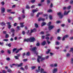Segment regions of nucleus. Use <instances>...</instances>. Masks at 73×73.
Segmentation results:
<instances>
[{
    "mask_svg": "<svg viewBox=\"0 0 73 73\" xmlns=\"http://www.w3.org/2000/svg\"><path fill=\"white\" fill-rule=\"evenodd\" d=\"M35 41H36V39L35 37H30L29 38L25 39L23 41L24 42H25V41H26L28 42L29 41H30V42H34Z\"/></svg>",
    "mask_w": 73,
    "mask_h": 73,
    "instance_id": "nucleus-1",
    "label": "nucleus"
},
{
    "mask_svg": "<svg viewBox=\"0 0 73 73\" xmlns=\"http://www.w3.org/2000/svg\"><path fill=\"white\" fill-rule=\"evenodd\" d=\"M57 15L59 16V17H60L61 19H62L63 15H62V13H61V12H59V13H57Z\"/></svg>",
    "mask_w": 73,
    "mask_h": 73,
    "instance_id": "nucleus-2",
    "label": "nucleus"
},
{
    "mask_svg": "<svg viewBox=\"0 0 73 73\" xmlns=\"http://www.w3.org/2000/svg\"><path fill=\"white\" fill-rule=\"evenodd\" d=\"M30 50L31 51H33L34 53H36V50H37V48L36 47H34L32 48H30Z\"/></svg>",
    "mask_w": 73,
    "mask_h": 73,
    "instance_id": "nucleus-3",
    "label": "nucleus"
},
{
    "mask_svg": "<svg viewBox=\"0 0 73 73\" xmlns=\"http://www.w3.org/2000/svg\"><path fill=\"white\" fill-rule=\"evenodd\" d=\"M37 31V30L36 29V28H34L33 30L32 29H31V33H33V32H36Z\"/></svg>",
    "mask_w": 73,
    "mask_h": 73,
    "instance_id": "nucleus-4",
    "label": "nucleus"
},
{
    "mask_svg": "<svg viewBox=\"0 0 73 73\" xmlns=\"http://www.w3.org/2000/svg\"><path fill=\"white\" fill-rule=\"evenodd\" d=\"M11 23L10 22H8L7 23V25H8V28L9 29H10L12 27V25H11Z\"/></svg>",
    "mask_w": 73,
    "mask_h": 73,
    "instance_id": "nucleus-5",
    "label": "nucleus"
},
{
    "mask_svg": "<svg viewBox=\"0 0 73 73\" xmlns=\"http://www.w3.org/2000/svg\"><path fill=\"white\" fill-rule=\"evenodd\" d=\"M38 58H37V62H38V63H40V58H41V56H38Z\"/></svg>",
    "mask_w": 73,
    "mask_h": 73,
    "instance_id": "nucleus-6",
    "label": "nucleus"
},
{
    "mask_svg": "<svg viewBox=\"0 0 73 73\" xmlns=\"http://www.w3.org/2000/svg\"><path fill=\"white\" fill-rule=\"evenodd\" d=\"M54 27V26L53 25L50 26L48 27V29H49V31H50L51 29H52Z\"/></svg>",
    "mask_w": 73,
    "mask_h": 73,
    "instance_id": "nucleus-7",
    "label": "nucleus"
},
{
    "mask_svg": "<svg viewBox=\"0 0 73 73\" xmlns=\"http://www.w3.org/2000/svg\"><path fill=\"white\" fill-rule=\"evenodd\" d=\"M38 21H45V19L42 18H40L38 19Z\"/></svg>",
    "mask_w": 73,
    "mask_h": 73,
    "instance_id": "nucleus-8",
    "label": "nucleus"
},
{
    "mask_svg": "<svg viewBox=\"0 0 73 73\" xmlns=\"http://www.w3.org/2000/svg\"><path fill=\"white\" fill-rule=\"evenodd\" d=\"M5 8L3 7L1 9V13H4L5 12Z\"/></svg>",
    "mask_w": 73,
    "mask_h": 73,
    "instance_id": "nucleus-9",
    "label": "nucleus"
},
{
    "mask_svg": "<svg viewBox=\"0 0 73 73\" xmlns=\"http://www.w3.org/2000/svg\"><path fill=\"white\" fill-rule=\"evenodd\" d=\"M23 63H21L20 64H16V66H17L18 67H21V66H23Z\"/></svg>",
    "mask_w": 73,
    "mask_h": 73,
    "instance_id": "nucleus-10",
    "label": "nucleus"
},
{
    "mask_svg": "<svg viewBox=\"0 0 73 73\" xmlns=\"http://www.w3.org/2000/svg\"><path fill=\"white\" fill-rule=\"evenodd\" d=\"M69 12H70V11H68L67 13H66V11H65L64 14V15L65 16V15H67Z\"/></svg>",
    "mask_w": 73,
    "mask_h": 73,
    "instance_id": "nucleus-11",
    "label": "nucleus"
},
{
    "mask_svg": "<svg viewBox=\"0 0 73 73\" xmlns=\"http://www.w3.org/2000/svg\"><path fill=\"white\" fill-rule=\"evenodd\" d=\"M38 70H36L35 71L36 72H40V66H38Z\"/></svg>",
    "mask_w": 73,
    "mask_h": 73,
    "instance_id": "nucleus-12",
    "label": "nucleus"
},
{
    "mask_svg": "<svg viewBox=\"0 0 73 73\" xmlns=\"http://www.w3.org/2000/svg\"><path fill=\"white\" fill-rule=\"evenodd\" d=\"M57 71V68H54L52 71L53 73H55Z\"/></svg>",
    "mask_w": 73,
    "mask_h": 73,
    "instance_id": "nucleus-13",
    "label": "nucleus"
},
{
    "mask_svg": "<svg viewBox=\"0 0 73 73\" xmlns=\"http://www.w3.org/2000/svg\"><path fill=\"white\" fill-rule=\"evenodd\" d=\"M24 24V23H20V25H21V28H23L24 27V25H23Z\"/></svg>",
    "mask_w": 73,
    "mask_h": 73,
    "instance_id": "nucleus-14",
    "label": "nucleus"
},
{
    "mask_svg": "<svg viewBox=\"0 0 73 73\" xmlns=\"http://www.w3.org/2000/svg\"><path fill=\"white\" fill-rule=\"evenodd\" d=\"M38 11V10L35 9V10H33L32 11V12L33 13H34L35 12H37V11Z\"/></svg>",
    "mask_w": 73,
    "mask_h": 73,
    "instance_id": "nucleus-15",
    "label": "nucleus"
},
{
    "mask_svg": "<svg viewBox=\"0 0 73 73\" xmlns=\"http://www.w3.org/2000/svg\"><path fill=\"white\" fill-rule=\"evenodd\" d=\"M46 44V41H44L42 43L41 45H45Z\"/></svg>",
    "mask_w": 73,
    "mask_h": 73,
    "instance_id": "nucleus-16",
    "label": "nucleus"
},
{
    "mask_svg": "<svg viewBox=\"0 0 73 73\" xmlns=\"http://www.w3.org/2000/svg\"><path fill=\"white\" fill-rule=\"evenodd\" d=\"M42 12H41V13H38L36 15V17H38L39 16V15H40V14H42Z\"/></svg>",
    "mask_w": 73,
    "mask_h": 73,
    "instance_id": "nucleus-17",
    "label": "nucleus"
},
{
    "mask_svg": "<svg viewBox=\"0 0 73 73\" xmlns=\"http://www.w3.org/2000/svg\"><path fill=\"white\" fill-rule=\"evenodd\" d=\"M26 56H29L30 55V52H28L26 53Z\"/></svg>",
    "mask_w": 73,
    "mask_h": 73,
    "instance_id": "nucleus-18",
    "label": "nucleus"
},
{
    "mask_svg": "<svg viewBox=\"0 0 73 73\" xmlns=\"http://www.w3.org/2000/svg\"><path fill=\"white\" fill-rule=\"evenodd\" d=\"M46 24V23L45 22H42V23L41 24V26L43 27L44 25H45Z\"/></svg>",
    "mask_w": 73,
    "mask_h": 73,
    "instance_id": "nucleus-19",
    "label": "nucleus"
},
{
    "mask_svg": "<svg viewBox=\"0 0 73 73\" xmlns=\"http://www.w3.org/2000/svg\"><path fill=\"white\" fill-rule=\"evenodd\" d=\"M29 31V30H28L27 32V35H31V33H29V31Z\"/></svg>",
    "mask_w": 73,
    "mask_h": 73,
    "instance_id": "nucleus-20",
    "label": "nucleus"
},
{
    "mask_svg": "<svg viewBox=\"0 0 73 73\" xmlns=\"http://www.w3.org/2000/svg\"><path fill=\"white\" fill-rule=\"evenodd\" d=\"M17 50V49L16 48H13V53H14V52H15V51H16V50Z\"/></svg>",
    "mask_w": 73,
    "mask_h": 73,
    "instance_id": "nucleus-21",
    "label": "nucleus"
},
{
    "mask_svg": "<svg viewBox=\"0 0 73 73\" xmlns=\"http://www.w3.org/2000/svg\"><path fill=\"white\" fill-rule=\"evenodd\" d=\"M26 9H30V7L29 6V5H27L26 7Z\"/></svg>",
    "mask_w": 73,
    "mask_h": 73,
    "instance_id": "nucleus-22",
    "label": "nucleus"
},
{
    "mask_svg": "<svg viewBox=\"0 0 73 73\" xmlns=\"http://www.w3.org/2000/svg\"><path fill=\"white\" fill-rule=\"evenodd\" d=\"M0 25H5V23L4 22H2L0 23Z\"/></svg>",
    "mask_w": 73,
    "mask_h": 73,
    "instance_id": "nucleus-23",
    "label": "nucleus"
},
{
    "mask_svg": "<svg viewBox=\"0 0 73 73\" xmlns=\"http://www.w3.org/2000/svg\"><path fill=\"white\" fill-rule=\"evenodd\" d=\"M35 28H38V24H37L36 23H35Z\"/></svg>",
    "mask_w": 73,
    "mask_h": 73,
    "instance_id": "nucleus-24",
    "label": "nucleus"
},
{
    "mask_svg": "<svg viewBox=\"0 0 73 73\" xmlns=\"http://www.w3.org/2000/svg\"><path fill=\"white\" fill-rule=\"evenodd\" d=\"M44 71V70L42 68H41L40 69V73H43Z\"/></svg>",
    "mask_w": 73,
    "mask_h": 73,
    "instance_id": "nucleus-25",
    "label": "nucleus"
},
{
    "mask_svg": "<svg viewBox=\"0 0 73 73\" xmlns=\"http://www.w3.org/2000/svg\"><path fill=\"white\" fill-rule=\"evenodd\" d=\"M36 1V0H31V3H35V2Z\"/></svg>",
    "mask_w": 73,
    "mask_h": 73,
    "instance_id": "nucleus-26",
    "label": "nucleus"
},
{
    "mask_svg": "<svg viewBox=\"0 0 73 73\" xmlns=\"http://www.w3.org/2000/svg\"><path fill=\"white\" fill-rule=\"evenodd\" d=\"M48 51H47L46 52V54H48V53H49V52H50V49H48Z\"/></svg>",
    "mask_w": 73,
    "mask_h": 73,
    "instance_id": "nucleus-27",
    "label": "nucleus"
},
{
    "mask_svg": "<svg viewBox=\"0 0 73 73\" xmlns=\"http://www.w3.org/2000/svg\"><path fill=\"white\" fill-rule=\"evenodd\" d=\"M15 29H14L12 28L11 29V32H15Z\"/></svg>",
    "mask_w": 73,
    "mask_h": 73,
    "instance_id": "nucleus-28",
    "label": "nucleus"
},
{
    "mask_svg": "<svg viewBox=\"0 0 73 73\" xmlns=\"http://www.w3.org/2000/svg\"><path fill=\"white\" fill-rule=\"evenodd\" d=\"M5 37L6 38H8V37H9V35H8V34H6L5 35Z\"/></svg>",
    "mask_w": 73,
    "mask_h": 73,
    "instance_id": "nucleus-29",
    "label": "nucleus"
},
{
    "mask_svg": "<svg viewBox=\"0 0 73 73\" xmlns=\"http://www.w3.org/2000/svg\"><path fill=\"white\" fill-rule=\"evenodd\" d=\"M50 1L49 0H47V4H50Z\"/></svg>",
    "mask_w": 73,
    "mask_h": 73,
    "instance_id": "nucleus-30",
    "label": "nucleus"
},
{
    "mask_svg": "<svg viewBox=\"0 0 73 73\" xmlns=\"http://www.w3.org/2000/svg\"><path fill=\"white\" fill-rule=\"evenodd\" d=\"M11 11H12V10L11 9H7V12H11Z\"/></svg>",
    "mask_w": 73,
    "mask_h": 73,
    "instance_id": "nucleus-31",
    "label": "nucleus"
},
{
    "mask_svg": "<svg viewBox=\"0 0 73 73\" xmlns=\"http://www.w3.org/2000/svg\"><path fill=\"white\" fill-rule=\"evenodd\" d=\"M31 68L33 70V69H35L36 68V67L35 66H33L32 67H31Z\"/></svg>",
    "mask_w": 73,
    "mask_h": 73,
    "instance_id": "nucleus-32",
    "label": "nucleus"
},
{
    "mask_svg": "<svg viewBox=\"0 0 73 73\" xmlns=\"http://www.w3.org/2000/svg\"><path fill=\"white\" fill-rule=\"evenodd\" d=\"M41 61H42L44 60L45 59V58H41Z\"/></svg>",
    "mask_w": 73,
    "mask_h": 73,
    "instance_id": "nucleus-33",
    "label": "nucleus"
},
{
    "mask_svg": "<svg viewBox=\"0 0 73 73\" xmlns=\"http://www.w3.org/2000/svg\"><path fill=\"white\" fill-rule=\"evenodd\" d=\"M22 19H24V18H25V15L24 14H23L22 16Z\"/></svg>",
    "mask_w": 73,
    "mask_h": 73,
    "instance_id": "nucleus-34",
    "label": "nucleus"
},
{
    "mask_svg": "<svg viewBox=\"0 0 73 73\" xmlns=\"http://www.w3.org/2000/svg\"><path fill=\"white\" fill-rule=\"evenodd\" d=\"M52 10L51 9H49L48 10V11L47 12H48L49 13H50V12H52Z\"/></svg>",
    "mask_w": 73,
    "mask_h": 73,
    "instance_id": "nucleus-35",
    "label": "nucleus"
},
{
    "mask_svg": "<svg viewBox=\"0 0 73 73\" xmlns=\"http://www.w3.org/2000/svg\"><path fill=\"white\" fill-rule=\"evenodd\" d=\"M7 72H12V70L11 69H8L7 70Z\"/></svg>",
    "mask_w": 73,
    "mask_h": 73,
    "instance_id": "nucleus-36",
    "label": "nucleus"
},
{
    "mask_svg": "<svg viewBox=\"0 0 73 73\" xmlns=\"http://www.w3.org/2000/svg\"><path fill=\"white\" fill-rule=\"evenodd\" d=\"M50 8L53 7V3H51L50 5Z\"/></svg>",
    "mask_w": 73,
    "mask_h": 73,
    "instance_id": "nucleus-37",
    "label": "nucleus"
},
{
    "mask_svg": "<svg viewBox=\"0 0 73 73\" xmlns=\"http://www.w3.org/2000/svg\"><path fill=\"white\" fill-rule=\"evenodd\" d=\"M7 71L5 70H2V73H6Z\"/></svg>",
    "mask_w": 73,
    "mask_h": 73,
    "instance_id": "nucleus-38",
    "label": "nucleus"
},
{
    "mask_svg": "<svg viewBox=\"0 0 73 73\" xmlns=\"http://www.w3.org/2000/svg\"><path fill=\"white\" fill-rule=\"evenodd\" d=\"M0 45H1L2 46H3L4 45V42H0Z\"/></svg>",
    "mask_w": 73,
    "mask_h": 73,
    "instance_id": "nucleus-39",
    "label": "nucleus"
},
{
    "mask_svg": "<svg viewBox=\"0 0 73 73\" xmlns=\"http://www.w3.org/2000/svg\"><path fill=\"white\" fill-rule=\"evenodd\" d=\"M7 46H8L9 47H11V43H9L7 45Z\"/></svg>",
    "mask_w": 73,
    "mask_h": 73,
    "instance_id": "nucleus-40",
    "label": "nucleus"
},
{
    "mask_svg": "<svg viewBox=\"0 0 73 73\" xmlns=\"http://www.w3.org/2000/svg\"><path fill=\"white\" fill-rule=\"evenodd\" d=\"M49 17L50 20H52V16L51 15H49Z\"/></svg>",
    "mask_w": 73,
    "mask_h": 73,
    "instance_id": "nucleus-41",
    "label": "nucleus"
},
{
    "mask_svg": "<svg viewBox=\"0 0 73 73\" xmlns=\"http://www.w3.org/2000/svg\"><path fill=\"white\" fill-rule=\"evenodd\" d=\"M1 4L2 5H4L5 4V3H4V1H2L1 2Z\"/></svg>",
    "mask_w": 73,
    "mask_h": 73,
    "instance_id": "nucleus-42",
    "label": "nucleus"
},
{
    "mask_svg": "<svg viewBox=\"0 0 73 73\" xmlns=\"http://www.w3.org/2000/svg\"><path fill=\"white\" fill-rule=\"evenodd\" d=\"M6 60L7 61H10V60H11V59H10L9 58H6Z\"/></svg>",
    "mask_w": 73,
    "mask_h": 73,
    "instance_id": "nucleus-43",
    "label": "nucleus"
},
{
    "mask_svg": "<svg viewBox=\"0 0 73 73\" xmlns=\"http://www.w3.org/2000/svg\"><path fill=\"white\" fill-rule=\"evenodd\" d=\"M57 39L58 40H61V37L60 36H58L57 38Z\"/></svg>",
    "mask_w": 73,
    "mask_h": 73,
    "instance_id": "nucleus-44",
    "label": "nucleus"
},
{
    "mask_svg": "<svg viewBox=\"0 0 73 73\" xmlns=\"http://www.w3.org/2000/svg\"><path fill=\"white\" fill-rule=\"evenodd\" d=\"M15 58L16 60H18V59H19V58H18L17 56H15Z\"/></svg>",
    "mask_w": 73,
    "mask_h": 73,
    "instance_id": "nucleus-45",
    "label": "nucleus"
},
{
    "mask_svg": "<svg viewBox=\"0 0 73 73\" xmlns=\"http://www.w3.org/2000/svg\"><path fill=\"white\" fill-rule=\"evenodd\" d=\"M20 27L19 26H17V28L18 29V30H19V31H20Z\"/></svg>",
    "mask_w": 73,
    "mask_h": 73,
    "instance_id": "nucleus-46",
    "label": "nucleus"
},
{
    "mask_svg": "<svg viewBox=\"0 0 73 73\" xmlns=\"http://www.w3.org/2000/svg\"><path fill=\"white\" fill-rule=\"evenodd\" d=\"M44 16V17H48V14H44L43 15Z\"/></svg>",
    "mask_w": 73,
    "mask_h": 73,
    "instance_id": "nucleus-47",
    "label": "nucleus"
},
{
    "mask_svg": "<svg viewBox=\"0 0 73 73\" xmlns=\"http://www.w3.org/2000/svg\"><path fill=\"white\" fill-rule=\"evenodd\" d=\"M71 8V6H69L68 7H67V9H70V8Z\"/></svg>",
    "mask_w": 73,
    "mask_h": 73,
    "instance_id": "nucleus-48",
    "label": "nucleus"
},
{
    "mask_svg": "<svg viewBox=\"0 0 73 73\" xmlns=\"http://www.w3.org/2000/svg\"><path fill=\"white\" fill-rule=\"evenodd\" d=\"M11 36H12V37H14V36H15V32L13 33Z\"/></svg>",
    "mask_w": 73,
    "mask_h": 73,
    "instance_id": "nucleus-49",
    "label": "nucleus"
},
{
    "mask_svg": "<svg viewBox=\"0 0 73 73\" xmlns=\"http://www.w3.org/2000/svg\"><path fill=\"white\" fill-rule=\"evenodd\" d=\"M50 66H51V67H52V68H53V67H54V65L53 64H51L50 65Z\"/></svg>",
    "mask_w": 73,
    "mask_h": 73,
    "instance_id": "nucleus-50",
    "label": "nucleus"
},
{
    "mask_svg": "<svg viewBox=\"0 0 73 73\" xmlns=\"http://www.w3.org/2000/svg\"><path fill=\"white\" fill-rule=\"evenodd\" d=\"M51 22H50L48 23V26H49V27L50 26V24H51Z\"/></svg>",
    "mask_w": 73,
    "mask_h": 73,
    "instance_id": "nucleus-51",
    "label": "nucleus"
},
{
    "mask_svg": "<svg viewBox=\"0 0 73 73\" xmlns=\"http://www.w3.org/2000/svg\"><path fill=\"white\" fill-rule=\"evenodd\" d=\"M72 51H73V48H71L69 52H72Z\"/></svg>",
    "mask_w": 73,
    "mask_h": 73,
    "instance_id": "nucleus-52",
    "label": "nucleus"
},
{
    "mask_svg": "<svg viewBox=\"0 0 73 73\" xmlns=\"http://www.w3.org/2000/svg\"><path fill=\"white\" fill-rule=\"evenodd\" d=\"M7 52L8 54H10L11 53V51H10V50H8L7 51Z\"/></svg>",
    "mask_w": 73,
    "mask_h": 73,
    "instance_id": "nucleus-53",
    "label": "nucleus"
},
{
    "mask_svg": "<svg viewBox=\"0 0 73 73\" xmlns=\"http://www.w3.org/2000/svg\"><path fill=\"white\" fill-rule=\"evenodd\" d=\"M25 69L27 70L28 69V66L27 65L25 67Z\"/></svg>",
    "mask_w": 73,
    "mask_h": 73,
    "instance_id": "nucleus-54",
    "label": "nucleus"
},
{
    "mask_svg": "<svg viewBox=\"0 0 73 73\" xmlns=\"http://www.w3.org/2000/svg\"><path fill=\"white\" fill-rule=\"evenodd\" d=\"M60 30L59 29H58L57 31V33H58L60 32Z\"/></svg>",
    "mask_w": 73,
    "mask_h": 73,
    "instance_id": "nucleus-55",
    "label": "nucleus"
},
{
    "mask_svg": "<svg viewBox=\"0 0 73 73\" xmlns=\"http://www.w3.org/2000/svg\"><path fill=\"white\" fill-rule=\"evenodd\" d=\"M45 38L46 40H48L49 39V38L47 36Z\"/></svg>",
    "mask_w": 73,
    "mask_h": 73,
    "instance_id": "nucleus-56",
    "label": "nucleus"
},
{
    "mask_svg": "<svg viewBox=\"0 0 73 73\" xmlns=\"http://www.w3.org/2000/svg\"><path fill=\"white\" fill-rule=\"evenodd\" d=\"M3 33L5 35L7 34V31H3Z\"/></svg>",
    "mask_w": 73,
    "mask_h": 73,
    "instance_id": "nucleus-57",
    "label": "nucleus"
},
{
    "mask_svg": "<svg viewBox=\"0 0 73 73\" xmlns=\"http://www.w3.org/2000/svg\"><path fill=\"white\" fill-rule=\"evenodd\" d=\"M16 25H17V23H15L13 25V26L14 27H16Z\"/></svg>",
    "mask_w": 73,
    "mask_h": 73,
    "instance_id": "nucleus-58",
    "label": "nucleus"
},
{
    "mask_svg": "<svg viewBox=\"0 0 73 73\" xmlns=\"http://www.w3.org/2000/svg\"><path fill=\"white\" fill-rule=\"evenodd\" d=\"M73 1L72 0H71V1H70V3L71 4H73Z\"/></svg>",
    "mask_w": 73,
    "mask_h": 73,
    "instance_id": "nucleus-59",
    "label": "nucleus"
},
{
    "mask_svg": "<svg viewBox=\"0 0 73 73\" xmlns=\"http://www.w3.org/2000/svg\"><path fill=\"white\" fill-rule=\"evenodd\" d=\"M9 20H12V17H9Z\"/></svg>",
    "mask_w": 73,
    "mask_h": 73,
    "instance_id": "nucleus-60",
    "label": "nucleus"
},
{
    "mask_svg": "<svg viewBox=\"0 0 73 73\" xmlns=\"http://www.w3.org/2000/svg\"><path fill=\"white\" fill-rule=\"evenodd\" d=\"M1 53H4V51L3 50H2L1 51Z\"/></svg>",
    "mask_w": 73,
    "mask_h": 73,
    "instance_id": "nucleus-61",
    "label": "nucleus"
},
{
    "mask_svg": "<svg viewBox=\"0 0 73 73\" xmlns=\"http://www.w3.org/2000/svg\"><path fill=\"white\" fill-rule=\"evenodd\" d=\"M70 56V54L69 53H68L66 55V56L67 57H68Z\"/></svg>",
    "mask_w": 73,
    "mask_h": 73,
    "instance_id": "nucleus-62",
    "label": "nucleus"
},
{
    "mask_svg": "<svg viewBox=\"0 0 73 73\" xmlns=\"http://www.w3.org/2000/svg\"><path fill=\"white\" fill-rule=\"evenodd\" d=\"M22 34L23 35H25V31H22Z\"/></svg>",
    "mask_w": 73,
    "mask_h": 73,
    "instance_id": "nucleus-63",
    "label": "nucleus"
},
{
    "mask_svg": "<svg viewBox=\"0 0 73 73\" xmlns=\"http://www.w3.org/2000/svg\"><path fill=\"white\" fill-rule=\"evenodd\" d=\"M36 46H40V43H37L36 44Z\"/></svg>",
    "mask_w": 73,
    "mask_h": 73,
    "instance_id": "nucleus-64",
    "label": "nucleus"
}]
</instances>
